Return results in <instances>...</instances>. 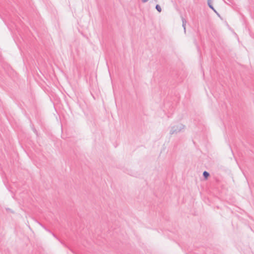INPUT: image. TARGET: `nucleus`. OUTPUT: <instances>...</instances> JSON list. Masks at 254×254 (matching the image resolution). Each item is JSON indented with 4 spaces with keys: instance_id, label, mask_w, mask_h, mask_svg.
<instances>
[{
    "instance_id": "obj_6",
    "label": "nucleus",
    "mask_w": 254,
    "mask_h": 254,
    "mask_svg": "<svg viewBox=\"0 0 254 254\" xmlns=\"http://www.w3.org/2000/svg\"><path fill=\"white\" fill-rule=\"evenodd\" d=\"M155 8L159 12H161L162 11L161 7L159 4L156 5Z\"/></svg>"
},
{
    "instance_id": "obj_2",
    "label": "nucleus",
    "mask_w": 254,
    "mask_h": 254,
    "mask_svg": "<svg viewBox=\"0 0 254 254\" xmlns=\"http://www.w3.org/2000/svg\"><path fill=\"white\" fill-rule=\"evenodd\" d=\"M212 0H207V4L210 8L212 9L215 13H217L216 10L214 9V7L211 4Z\"/></svg>"
},
{
    "instance_id": "obj_4",
    "label": "nucleus",
    "mask_w": 254,
    "mask_h": 254,
    "mask_svg": "<svg viewBox=\"0 0 254 254\" xmlns=\"http://www.w3.org/2000/svg\"><path fill=\"white\" fill-rule=\"evenodd\" d=\"M209 175H210L209 173L206 171H205L203 172V176L205 180L207 179V178H208Z\"/></svg>"
},
{
    "instance_id": "obj_7",
    "label": "nucleus",
    "mask_w": 254,
    "mask_h": 254,
    "mask_svg": "<svg viewBox=\"0 0 254 254\" xmlns=\"http://www.w3.org/2000/svg\"><path fill=\"white\" fill-rule=\"evenodd\" d=\"M142 0V1L143 2H147L148 0Z\"/></svg>"
},
{
    "instance_id": "obj_5",
    "label": "nucleus",
    "mask_w": 254,
    "mask_h": 254,
    "mask_svg": "<svg viewBox=\"0 0 254 254\" xmlns=\"http://www.w3.org/2000/svg\"><path fill=\"white\" fill-rule=\"evenodd\" d=\"M5 209L7 214L14 213V211L9 208H5Z\"/></svg>"
},
{
    "instance_id": "obj_1",
    "label": "nucleus",
    "mask_w": 254,
    "mask_h": 254,
    "mask_svg": "<svg viewBox=\"0 0 254 254\" xmlns=\"http://www.w3.org/2000/svg\"><path fill=\"white\" fill-rule=\"evenodd\" d=\"M185 126L182 124L173 126L171 127L170 134H177L184 129Z\"/></svg>"
},
{
    "instance_id": "obj_10",
    "label": "nucleus",
    "mask_w": 254,
    "mask_h": 254,
    "mask_svg": "<svg viewBox=\"0 0 254 254\" xmlns=\"http://www.w3.org/2000/svg\"><path fill=\"white\" fill-rule=\"evenodd\" d=\"M217 14V15H218L219 16H220V15L219 14V13L217 12V13H216Z\"/></svg>"
},
{
    "instance_id": "obj_9",
    "label": "nucleus",
    "mask_w": 254,
    "mask_h": 254,
    "mask_svg": "<svg viewBox=\"0 0 254 254\" xmlns=\"http://www.w3.org/2000/svg\"><path fill=\"white\" fill-rule=\"evenodd\" d=\"M131 176H135V173H133V174H130Z\"/></svg>"
},
{
    "instance_id": "obj_8",
    "label": "nucleus",
    "mask_w": 254,
    "mask_h": 254,
    "mask_svg": "<svg viewBox=\"0 0 254 254\" xmlns=\"http://www.w3.org/2000/svg\"><path fill=\"white\" fill-rule=\"evenodd\" d=\"M33 131L35 133H37V131L35 129H33Z\"/></svg>"
},
{
    "instance_id": "obj_3",
    "label": "nucleus",
    "mask_w": 254,
    "mask_h": 254,
    "mask_svg": "<svg viewBox=\"0 0 254 254\" xmlns=\"http://www.w3.org/2000/svg\"><path fill=\"white\" fill-rule=\"evenodd\" d=\"M182 26L184 27V29L185 31H186V24L187 23V21L183 17H182Z\"/></svg>"
}]
</instances>
